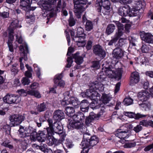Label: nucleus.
<instances>
[{
	"label": "nucleus",
	"instance_id": "nucleus-24",
	"mask_svg": "<svg viewBox=\"0 0 153 153\" xmlns=\"http://www.w3.org/2000/svg\"><path fill=\"white\" fill-rule=\"evenodd\" d=\"M13 31L12 30L8 29L9 36L7 45L9 50L11 52H13L14 51L12 44L13 40L14 39V36L13 35Z\"/></svg>",
	"mask_w": 153,
	"mask_h": 153
},
{
	"label": "nucleus",
	"instance_id": "nucleus-41",
	"mask_svg": "<svg viewBox=\"0 0 153 153\" xmlns=\"http://www.w3.org/2000/svg\"><path fill=\"white\" fill-rule=\"evenodd\" d=\"M106 77V74H104L103 71L99 73L97 75V79L99 82H102L105 80Z\"/></svg>",
	"mask_w": 153,
	"mask_h": 153
},
{
	"label": "nucleus",
	"instance_id": "nucleus-15",
	"mask_svg": "<svg viewBox=\"0 0 153 153\" xmlns=\"http://www.w3.org/2000/svg\"><path fill=\"white\" fill-rule=\"evenodd\" d=\"M125 51L120 47H116L112 51L113 57L117 59H122L124 55Z\"/></svg>",
	"mask_w": 153,
	"mask_h": 153
},
{
	"label": "nucleus",
	"instance_id": "nucleus-13",
	"mask_svg": "<svg viewBox=\"0 0 153 153\" xmlns=\"http://www.w3.org/2000/svg\"><path fill=\"white\" fill-rule=\"evenodd\" d=\"M3 100L4 102L8 104H17L20 102V98L13 95L7 94L3 97Z\"/></svg>",
	"mask_w": 153,
	"mask_h": 153
},
{
	"label": "nucleus",
	"instance_id": "nucleus-29",
	"mask_svg": "<svg viewBox=\"0 0 153 153\" xmlns=\"http://www.w3.org/2000/svg\"><path fill=\"white\" fill-rule=\"evenodd\" d=\"M85 118V116L84 114L82 112H79L75 114L73 117L74 121L82 122Z\"/></svg>",
	"mask_w": 153,
	"mask_h": 153
},
{
	"label": "nucleus",
	"instance_id": "nucleus-7",
	"mask_svg": "<svg viewBox=\"0 0 153 153\" xmlns=\"http://www.w3.org/2000/svg\"><path fill=\"white\" fill-rule=\"evenodd\" d=\"M25 119V115L24 114H14L10 115L9 117V120L13 126L19 125Z\"/></svg>",
	"mask_w": 153,
	"mask_h": 153
},
{
	"label": "nucleus",
	"instance_id": "nucleus-36",
	"mask_svg": "<svg viewBox=\"0 0 153 153\" xmlns=\"http://www.w3.org/2000/svg\"><path fill=\"white\" fill-rule=\"evenodd\" d=\"M112 97H110L108 94H103L101 98V100L104 103L103 105H106L109 102Z\"/></svg>",
	"mask_w": 153,
	"mask_h": 153
},
{
	"label": "nucleus",
	"instance_id": "nucleus-35",
	"mask_svg": "<svg viewBox=\"0 0 153 153\" xmlns=\"http://www.w3.org/2000/svg\"><path fill=\"white\" fill-rule=\"evenodd\" d=\"M21 26L19 24V21L17 19H15L11 23L8 29L14 30L15 28L17 27H21Z\"/></svg>",
	"mask_w": 153,
	"mask_h": 153
},
{
	"label": "nucleus",
	"instance_id": "nucleus-39",
	"mask_svg": "<svg viewBox=\"0 0 153 153\" xmlns=\"http://www.w3.org/2000/svg\"><path fill=\"white\" fill-rule=\"evenodd\" d=\"M71 101V105H72L75 108H77L79 107L80 102L78 99L74 97H71L70 100Z\"/></svg>",
	"mask_w": 153,
	"mask_h": 153
},
{
	"label": "nucleus",
	"instance_id": "nucleus-48",
	"mask_svg": "<svg viewBox=\"0 0 153 153\" xmlns=\"http://www.w3.org/2000/svg\"><path fill=\"white\" fill-rule=\"evenodd\" d=\"M3 128L4 131H5L7 134H10L11 131V127L10 125L6 123L3 126Z\"/></svg>",
	"mask_w": 153,
	"mask_h": 153
},
{
	"label": "nucleus",
	"instance_id": "nucleus-3",
	"mask_svg": "<svg viewBox=\"0 0 153 153\" xmlns=\"http://www.w3.org/2000/svg\"><path fill=\"white\" fill-rule=\"evenodd\" d=\"M87 1V0H74V12L77 18L81 17L82 13L88 7Z\"/></svg>",
	"mask_w": 153,
	"mask_h": 153
},
{
	"label": "nucleus",
	"instance_id": "nucleus-5",
	"mask_svg": "<svg viewBox=\"0 0 153 153\" xmlns=\"http://www.w3.org/2000/svg\"><path fill=\"white\" fill-rule=\"evenodd\" d=\"M113 22L117 25V29L113 38L108 43V45L109 46L112 45L114 43H116L119 38L123 36L124 32V27L123 24L118 21H114Z\"/></svg>",
	"mask_w": 153,
	"mask_h": 153
},
{
	"label": "nucleus",
	"instance_id": "nucleus-60",
	"mask_svg": "<svg viewBox=\"0 0 153 153\" xmlns=\"http://www.w3.org/2000/svg\"><path fill=\"white\" fill-rule=\"evenodd\" d=\"M47 148V146L46 144L41 143L40 145L39 146V149L44 152Z\"/></svg>",
	"mask_w": 153,
	"mask_h": 153
},
{
	"label": "nucleus",
	"instance_id": "nucleus-54",
	"mask_svg": "<svg viewBox=\"0 0 153 153\" xmlns=\"http://www.w3.org/2000/svg\"><path fill=\"white\" fill-rule=\"evenodd\" d=\"M143 129V127L140 124L137 125L134 127L133 130L136 133H138L140 131Z\"/></svg>",
	"mask_w": 153,
	"mask_h": 153
},
{
	"label": "nucleus",
	"instance_id": "nucleus-27",
	"mask_svg": "<svg viewBox=\"0 0 153 153\" xmlns=\"http://www.w3.org/2000/svg\"><path fill=\"white\" fill-rule=\"evenodd\" d=\"M63 95L64 96L63 100L61 102L62 105L63 106H65L71 104V101L70 100L71 99V97L69 92L67 91L64 93Z\"/></svg>",
	"mask_w": 153,
	"mask_h": 153
},
{
	"label": "nucleus",
	"instance_id": "nucleus-63",
	"mask_svg": "<svg viewBox=\"0 0 153 153\" xmlns=\"http://www.w3.org/2000/svg\"><path fill=\"white\" fill-rule=\"evenodd\" d=\"M125 115L131 118H134L135 113L131 112H125Z\"/></svg>",
	"mask_w": 153,
	"mask_h": 153
},
{
	"label": "nucleus",
	"instance_id": "nucleus-12",
	"mask_svg": "<svg viewBox=\"0 0 153 153\" xmlns=\"http://www.w3.org/2000/svg\"><path fill=\"white\" fill-rule=\"evenodd\" d=\"M93 49L94 53L100 59H103L105 57L106 55L105 51L100 45H94Z\"/></svg>",
	"mask_w": 153,
	"mask_h": 153
},
{
	"label": "nucleus",
	"instance_id": "nucleus-25",
	"mask_svg": "<svg viewBox=\"0 0 153 153\" xmlns=\"http://www.w3.org/2000/svg\"><path fill=\"white\" fill-rule=\"evenodd\" d=\"M140 80L139 75L138 73L137 72H134L131 74L130 77V84L133 85L138 83Z\"/></svg>",
	"mask_w": 153,
	"mask_h": 153
},
{
	"label": "nucleus",
	"instance_id": "nucleus-16",
	"mask_svg": "<svg viewBox=\"0 0 153 153\" xmlns=\"http://www.w3.org/2000/svg\"><path fill=\"white\" fill-rule=\"evenodd\" d=\"M39 86V84L37 82H34L30 85V87L32 89L28 91V94L30 95L34 96L38 98H40L41 97L40 94L37 90H34L37 88Z\"/></svg>",
	"mask_w": 153,
	"mask_h": 153
},
{
	"label": "nucleus",
	"instance_id": "nucleus-2",
	"mask_svg": "<svg viewBox=\"0 0 153 153\" xmlns=\"http://www.w3.org/2000/svg\"><path fill=\"white\" fill-rule=\"evenodd\" d=\"M83 140L80 145L86 153L88 152L89 149L96 145L99 142L98 138L96 136H92L88 133L84 134Z\"/></svg>",
	"mask_w": 153,
	"mask_h": 153
},
{
	"label": "nucleus",
	"instance_id": "nucleus-37",
	"mask_svg": "<svg viewBox=\"0 0 153 153\" xmlns=\"http://www.w3.org/2000/svg\"><path fill=\"white\" fill-rule=\"evenodd\" d=\"M25 129H24V127L22 126H20L19 129L18 130L19 132V136L21 138L23 137H27V136L28 137L29 135H27L25 133Z\"/></svg>",
	"mask_w": 153,
	"mask_h": 153
},
{
	"label": "nucleus",
	"instance_id": "nucleus-32",
	"mask_svg": "<svg viewBox=\"0 0 153 153\" xmlns=\"http://www.w3.org/2000/svg\"><path fill=\"white\" fill-rule=\"evenodd\" d=\"M52 136H48L47 140V143L49 146H51L53 145H57L59 143V140L56 139L54 137H51Z\"/></svg>",
	"mask_w": 153,
	"mask_h": 153
},
{
	"label": "nucleus",
	"instance_id": "nucleus-49",
	"mask_svg": "<svg viewBox=\"0 0 153 153\" xmlns=\"http://www.w3.org/2000/svg\"><path fill=\"white\" fill-rule=\"evenodd\" d=\"M30 82V80L27 77H24L22 78L21 82L23 85H27Z\"/></svg>",
	"mask_w": 153,
	"mask_h": 153
},
{
	"label": "nucleus",
	"instance_id": "nucleus-17",
	"mask_svg": "<svg viewBox=\"0 0 153 153\" xmlns=\"http://www.w3.org/2000/svg\"><path fill=\"white\" fill-rule=\"evenodd\" d=\"M48 135L50 136H52V135L50 134L48 132L47 128L45 130L39 131L38 133H37V139L39 142H44L46 140Z\"/></svg>",
	"mask_w": 153,
	"mask_h": 153
},
{
	"label": "nucleus",
	"instance_id": "nucleus-1",
	"mask_svg": "<svg viewBox=\"0 0 153 153\" xmlns=\"http://www.w3.org/2000/svg\"><path fill=\"white\" fill-rule=\"evenodd\" d=\"M47 122L49 126L47 127L48 131L50 134L52 135L54 132L61 137L59 140L62 141L64 140L66 135L65 132L63 131V127L61 123L57 122H54L53 123V120L50 118L47 120Z\"/></svg>",
	"mask_w": 153,
	"mask_h": 153
},
{
	"label": "nucleus",
	"instance_id": "nucleus-55",
	"mask_svg": "<svg viewBox=\"0 0 153 153\" xmlns=\"http://www.w3.org/2000/svg\"><path fill=\"white\" fill-rule=\"evenodd\" d=\"M92 91L91 95L90 98L92 100H96V97L97 96L98 93L95 91L96 90L94 89Z\"/></svg>",
	"mask_w": 153,
	"mask_h": 153
},
{
	"label": "nucleus",
	"instance_id": "nucleus-10",
	"mask_svg": "<svg viewBox=\"0 0 153 153\" xmlns=\"http://www.w3.org/2000/svg\"><path fill=\"white\" fill-rule=\"evenodd\" d=\"M67 126L69 128H74L79 129L80 131L82 133H85L87 130L84 124L80 122L71 121L68 125Z\"/></svg>",
	"mask_w": 153,
	"mask_h": 153
},
{
	"label": "nucleus",
	"instance_id": "nucleus-44",
	"mask_svg": "<svg viewBox=\"0 0 153 153\" xmlns=\"http://www.w3.org/2000/svg\"><path fill=\"white\" fill-rule=\"evenodd\" d=\"M136 145L135 142L129 141L126 143L123 147L125 148H131L134 147Z\"/></svg>",
	"mask_w": 153,
	"mask_h": 153
},
{
	"label": "nucleus",
	"instance_id": "nucleus-45",
	"mask_svg": "<svg viewBox=\"0 0 153 153\" xmlns=\"http://www.w3.org/2000/svg\"><path fill=\"white\" fill-rule=\"evenodd\" d=\"M133 103V100L130 97L125 98L123 102V103L126 106L130 105Z\"/></svg>",
	"mask_w": 153,
	"mask_h": 153
},
{
	"label": "nucleus",
	"instance_id": "nucleus-40",
	"mask_svg": "<svg viewBox=\"0 0 153 153\" xmlns=\"http://www.w3.org/2000/svg\"><path fill=\"white\" fill-rule=\"evenodd\" d=\"M1 145L6 147L8 148L9 149H12L13 148V146L9 140L4 141L1 144Z\"/></svg>",
	"mask_w": 153,
	"mask_h": 153
},
{
	"label": "nucleus",
	"instance_id": "nucleus-14",
	"mask_svg": "<svg viewBox=\"0 0 153 153\" xmlns=\"http://www.w3.org/2000/svg\"><path fill=\"white\" fill-rule=\"evenodd\" d=\"M20 3L21 8L26 12L34 10L36 8L35 7L30 6V0H20Z\"/></svg>",
	"mask_w": 153,
	"mask_h": 153
},
{
	"label": "nucleus",
	"instance_id": "nucleus-47",
	"mask_svg": "<svg viewBox=\"0 0 153 153\" xmlns=\"http://www.w3.org/2000/svg\"><path fill=\"white\" fill-rule=\"evenodd\" d=\"M89 103L87 100H82L80 104V108H89Z\"/></svg>",
	"mask_w": 153,
	"mask_h": 153
},
{
	"label": "nucleus",
	"instance_id": "nucleus-42",
	"mask_svg": "<svg viewBox=\"0 0 153 153\" xmlns=\"http://www.w3.org/2000/svg\"><path fill=\"white\" fill-rule=\"evenodd\" d=\"M141 107L143 108V109L145 111L149 110L151 108V104L149 102L146 103L142 102V103L139 104Z\"/></svg>",
	"mask_w": 153,
	"mask_h": 153
},
{
	"label": "nucleus",
	"instance_id": "nucleus-28",
	"mask_svg": "<svg viewBox=\"0 0 153 153\" xmlns=\"http://www.w3.org/2000/svg\"><path fill=\"white\" fill-rule=\"evenodd\" d=\"M75 38H78V39L76 42H77V45L79 47H84L85 44V34H82V35L79 36H75Z\"/></svg>",
	"mask_w": 153,
	"mask_h": 153
},
{
	"label": "nucleus",
	"instance_id": "nucleus-38",
	"mask_svg": "<svg viewBox=\"0 0 153 153\" xmlns=\"http://www.w3.org/2000/svg\"><path fill=\"white\" fill-rule=\"evenodd\" d=\"M93 28V23L90 20H87L85 25V29L86 30L89 31Z\"/></svg>",
	"mask_w": 153,
	"mask_h": 153
},
{
	"label": "nucleus",
	"instance_id": "nucleus-62",
	"mask_svg": "<svg viewBox=\"0 0 153 153\" xmlns=\"http://www.w3.org/2000/svg\"><path fill=\"white\" fill-rule=\"evenodd\" d=\"M135 115L134 118L136 120L139 119L140 118L145 117L147 116L146 115H144L139 113H137L136 114L135 113Z\"/></svg>",
	"mask_w": 153,
	"mask_h": 153
},
{
	"label": "nucleus",
	"instance_id": "nucleus-19",
	"mask_svg": "<svg viewBox=\"0 0 153 153\" xmlns=\"http://www.w3.org/2000/svg\"><path fill=\"white\" fill-rule=\"evenodd\" d=\"M27 137L21 138V139H17L16 138H13L15 141L19 145V147L22 149L23 151L27 149L28 143L27 142Z\"/></svg>",
	"mask_w": 153,
	"mask_h": 153
},
{
	"label": "nucleus",
	"instance_id": "nucleus-8",
	"mask_svg": "<svg viewBox=\"0 0 153 153\" xmlns=\"http://www.w3.org/2000/svg\"><path fill=\"white\" fill-rule=\"evenodd\" d=\"M114 134L116 136L120 139H124L127 138L131 135L130 131L124 128V126L120 127L115 132Z\"/></svg>",
	"mask_w": 153,
	"mask_h": 153
},
{
	"label": "nucleus",
	"instance_id": "nucleus-46",
	"mask_svg": "<svg viewBox=\"0 0 153 153\" xmlns=\"http://www.w3.org/2000/svg\"><path fill=\"white\" fill-rule=\"evenodd\" d=\"M138 12V11L135 8H133L131 9L129 7V12L128 13V16H136L137 13Z\"/></svg>",
	"mask_w": 153,
	"mask_h": 153
},
{
	"label": "nucleus",
	"instance_id": "nucleus-6",
	"mask_svg": "<svg viewBox=\"0 0 153 153\" xmlns=\"http://www.w3.org/2000/svg\"><path fill=\"white\" fill-rule=\"evenodd\" d=\"M57 1H58V2L55 11L60 12L62 7L61 0H48V1H43L42 2L41 7L43 10L50 11L51 10V5L55 4Z\"/></svg>",
	"mask_w": 153,
	"mask_h": 153
},
{
	"label": "nucleus",
	"instance_id": "nucleus-56",
	"mask_svg": "<svg viewBox=\"0 0 153 153\" xmlns=\"http://www.w3.org/2000/svg\"><path fill=\"white\" fill-rule=\"evenodd\" d=\"M33 67L35 68V71L36 72V74L37 76L39 78L40 76L41 75V73L40 72V69L37 66V65L35 64H34L33 65Z\"/></svg>",
	"mask_w": 153,
	"mask_h": 153
},
{
	"label": "nucleus",
	"instance_id": "nucleus-50",
	"mask_svg": "<svg viewBox=\"0 0 153 153\" xmlns=\"http://www.w3.org/2000/svg\"><path fill=\"white\" fill-rule=\"evenodd\" d=\"M16 41H17L19 44H22V45H20V46L22 45H24L25 44L26 45V46H27V47H28L27 45L25 43H23V39L21 36L16 35ZM20 47H19V48H20Z\"/></svg>",
	"mask_w": 153,
	"mask_h": 153
},
{
	"label": "nucleus",
	"instance_id": "nucleus-61",
	"mask_svg": "<svg viewBox=\"0 0 153 153\" xmlns=\"http://www.w3.org/2000/svg\"><path fill=\"white\" fill-rule=\"evenodd\" d=\"M69 25L70 26H74L75 24V21L72 16L71 15L69 20Z\"/></svg>",
	"mask_w": 153,
	"mask_h": 153
},
{
	"label": "nucleus",
	"instance_id": "nucleus-52",
	"mask_svg": "<svg viewBox=\"0 0 153 153\" xmlns=\"http://www.w3.org/2000/svg\"><path fill=\"white\" fill-rule=\"evenodd\" d=\"M65 144L66 145V147L68 148H70L72 147L74 145L73 144L71 140L69 139H66Z\"/></svg>",
	"mask_w": 153,
	"mask_h": 153
},
{
	"label": "nucleus",
	"instance_id": "nucleus-33",
	"mask_svg": "<svg viewBox=\"0 0 153 153\" xmlns=\"http://www.w3.org/2000/svg\"><path fill=\"white\" fill-rule=\"evenodd\" d=\"M65 113L69 117H73L75 115L74 110L72 106H68L66 108Z\"/></svg>",
	"mask_w": 153,
	"mask_h": 153
},
{
	"label": "nucleus",
	"instance_id": "nucleus-20",
	"mask_svg": "<svg viewBox=\"0 0 153 153\" xmlns=\"http://www.w3.org/2000/svg\"><path fill=\"white\" fill-rule=\"evenodd\" d=\"M65 117L64 112L61 110L55 111L53 114V119L55 122H59Z\"/></svg>",
	"mask_w": 153,
	"mask_h": 153
},
{
	"label": "nucleus",
	"instance_id": "nucleus-58",
	"mask_svg": "<svg viewBox=\"0 0 153 153\" xmlns=\"http://www.w3.org/2000/svg\"><path fill=\"white\" fill-rule=\"evenodd\" d=\"M9 16V13L8 12L4 11L0 13V17L3 18H8Z\"/></svg>",
	"mask_w": 153,
	"mask_h": 153
},
{
	"label": "nucleus",
	"instance_id": "nucleus-31",
	"mask_svg": "<svg viewBox=\"0 0 153 153\" xmlns=\"http://www.w3.org/2000/svg\"><path fill=\"white\" fill-rule=\"evenodd\" d=\"M116 29L115 25L113 24H109L107 26L105 31V34L108 36L113 33Z\"/></svg>",
	"mask_w": 153,
	"mask_h": 153
},
{
	"label": "nucleus",
	"instance_id": "nucleus-59",
	"mask_svg": "<svg viewBox=\"0 0 153 153\" xmlns=\"http://www.w3.org/2000/svg\"><path fill=\"white\" fill-rule=\"evenodd\" d=\"M89 89H87L86 92L85 93V95L87 97L90 98L91 97V95L92 93V91L93 90V89L91 88V86L89 85Z\"/></svg>",
	"mask_w": 153,
	"mask_h": 153
},
{
	"label": "nucleus",
	"instance_id": "nucleus-51",
	"mask_svg": "<svg viewBox=\"0 0 153 153\" xmlns=\"http://www.w3.org/2000/svg\"><path fill=\"white\" fill-rule=\"evenodd\" d=\"M89 116L93 120H97L99 117L98 114H95L93 112H91L90 113Z\"/></svg>",
	"mask_w": 153,
	"mask_h": 153
},
{
	"label": "nucleus",
	"instance_id": "nucleus-30",
	"mask_svg": "<svg viewBox=\"0 0 153 153\" xmlns=\"http://www.w3.org/2000/svg\"><path fill=\"white\" fill-rule=\"evenodd\" d=\"M49 103L48 102H43L39 104L36 107V109L39 112H43L46 110L48 107Z\"/></svg>",
	"mask_w": 153,
	"mask_h": 153
},
{
	"label": "nucleus",
	"instance_id": "nucleus-34",
	"mask_svg": "<svg viewBox=\"0 0 153 153\" xmlns=\"http://www.w3.org/2000/svg\"><path fill=\"white\" fill-rule=\"evenodd\" d=\"M115 102H114L113 103H110L108 105H103V104H101L100 105V107H101V110L99 112L98 114L99 117H100L103 115V113L105 112V108L107 106H112L114 104Z\"/></svg>",
	"mask_w": 153,
	"mask_h": 153
},
{
	"label": "nucleus",
	"instance_id": "nucleus-53",
	"mask_svg": "<svg viewBox=\"0 0 153 153\" xmlns=\"http://www.w3.org/2000/svg\"><path fill=\"white\" fill-rule=\"evenodd\" d=\"M67 61L68 63L66 66L65 67L68 68H70L71 66V64H72L73 62V58L71 56L68 57Z\"/></svg>",
	"mask_w": 153,
	"mask_h": 153
},
{
	"label": "nucleus",
	"instance_id": "nucleus-9",
	"mask_svg": "<svg viewBox=\"0 0 153 153\" xmlns=\"http://www.w3.org/2000/svg\"><path fill=\"white\" fill-rule=\"evenodd\" d=\"M19 50L22 52L21 53V57L19 59V62H20V67L21 70H23L24 68V66L22 61V59H24L25 61L27 60V54L29 53V51L27 46L25 44L20 46Z\"/></svg>",
	"mask_w": 153,
	"mask_h": 153
},
{
	"label": "nucleus",
	"instance_id": "nucleus-64",
	"mask_svg": "<svg viewBox=\"0 0 153 153\" xmlns=\"http://www.w3.org/2000/svg\"><path fill=\"white\" fill-rule=\"evenodd\" d=\"M91 67L96 69L99 68L100 67L99 62V61H95L92 62V65L91 66Z\"/></svg>",
	"mask_w": 153,
	"mask_h": 153
},
{
	"label": "nucleus",
	"instance_id": "nucleus-4",
	"mask_svg": "<svg viewBox=\"0 0 153 153\" xmlns=\"http://www.w3.org/2000/svg\"><path fill=\"white\" fill-rule=\"evenodd\" d=\"M114 69L110 65L108 67H106L105 68H103L102 69L104 70L106 76L109 77L119 80L121 78L123 71L121 68H119L115 72L113 70Z\"/></svg>",
	"mask_w": 153,
	"mask_h": 153
},
{
	"label": "nucleus",
	"instance_id": "nucleus-57",
	"mask_svg": "<svg viewBox=\"0 0 153 153\" xmlns=\"http://www.w3.org/2000/svg\"><path fill=\"white\" fill-rule=\"evenodd\" d=\"M62 74L57 75L55 77L54 79L53 80L55 84H57L58 82L62 78Z\"/></svg>",
	"mask_w": 153,
	"mask_h": 153
},
{
	"label": "nucleus",
	"instance_id": "nucleus-18",
	"mask_svg": "<svg viewBox=\"0 0 153 153\" xmlns=\"http://www.w3.org/2000/svg\"><path fill=\"white\" fill-rule=\"evenodd\" d=\"M140 36L142 40L148 43H153V36L151 34L142 32Z\"/></svg>",
	"mask_w": 153,
	"mask_h": 153
},
{
	"label": "nucleus",
	"instance_id": "nucleus-11",
	"mask_svg": "<svg viewBox=\"0 0 153 153\" xmlns=\"http://www.w3.org/2000/svg\"><path fill=\"white\" fill-rule=\"evenodd\" d=\"M95 6L97 11L100 13L101 12L102 7L108 9H110V3L108 0H97Z\"/></svg>",
	"mask_w": 153,
	"mask_h": 153
},
{
	"label": "nucleus",
	"instance_id": "nucleus-21",
	"mask_svg": "<svg viewBox=\"0 0 153 153\" xmlns=\"http://www.w3.org/2000/svg\"><path fill=\"white\" fill-rule=\"evenodd\" d=\"M101 82L96 81L91 82L89 84V86L91 88H93L95 90H98L99 92H102L104 91V87L102 84Z\"/></svg>",
	"mask_w": 153,
	"mask_h": 153
},
{
	"label": "nucleus",
	"instance_id": "nucleus-22",
	"mask_svg": "<svg viewBox=\"0 0 153 153\" xmlns=\"http://www.w3.org/2000/svg\"><path fill=\"white\" fill-rule=\"evenodd\" d=\"M129 12V7L127 5L120 7L118 9V14L122 17L128 15Z\"/></svg>",
	"mask_w": 153,
	"mask_h": 153
},
{
	"label": "nucleus",
	"instance_id": "nucleus-26",
	"mask_svg": "<svg viewBox=\"0 0 153 153\" xmlns=\"http://www.w3.org/2000/svg\"><path fill=\"white\" fill-rule=\"evenodd\" d=\"M73 58L75 59V62L78 65H80L83 61V57L85 56V54L79 55V52H77L72 55Z\"/></svg>",
	"mask_w": 153,
	"mask_h": 153
},
{
	"label": "nucleus",
	"instance_id": "nucleus-23",
	"mask_svg": "<svg viewBox=\"0 0 153 153\" xmlns=\"http://www.w3.org/2000/svg\"><path fill=\"white\" fill-rule=\"evenodd\" d=\"M150 96V94L148 91H144L139 92L137 97L140 100L145 102L149 99Z\"/></svg>",
	"mask_w": 153,
	"mask_h": 153
},
{
	"label": "nucleus",
	"instance_id": "nucleus-43",
	"mask_svg": "<svg viewBox=\"0 0 153 153\" xmlns=\"http://www.w3.org/2000/svg\"><path fill=\"white\" fill-rule=\"evenodd\" d=\"M25 131L26 134H30V135L33 134H35V135L37 134L36 130L31 127L29 126L27 128H26Z\"/></svg>",
	"mask_w": 153,
	"mask_h": 153
}]
</instances>
